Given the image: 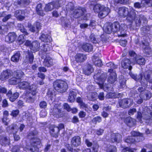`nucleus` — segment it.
<instances>
[{
    "label": "nucleus",
    "instance_id": "nucleus-44",
    "mask_svg": "<svg viewBox=\"0 0 152 152\" xmlns=\"http://www.w3.org/2000/svg\"><path fill=\"white\" fill-rule=\"evenodd\" d=\"M141 3L145 6H152V0H142Z\"/></svg>",
    "mask_w": 152,
    "mask_h": 152
},
{
    "label": "nucleus",
    "instance_id": "nucleus-34",
    "mask_svg": "<svg viewBox=\"0 0 152 152\" xmlns=\"http://www.w3.org/2000/svg\"><path fill=\"white\" fill-rule=\"evenodd\" d=\"M77 93L73 91H70L69 94L68 98V101L72 102L75 101V98L76 97Z\"/></svg>",
    "mask_w": 152,
    "mask_h": 152
},
{
    "label": "nucleus",
    "instance_id": "nucleus-35",
    "mask_svg": "<svg viewBox=\"0 0 152 152\" xmlns=\"http://www.w3.org/2000/svg\"><path fill=\"white\" fill-rule=\"evenodd\" d=\"M82 48L86 52H91L92 51L93 47L92 45L88 43L83 44L82 46Z\"/></svg>",
    "mask_w": 152,
    "mask_h": 152
},
{
    "label": "nucleus",
    "instance_id": "nucleus-31",
    "mask_svg": "<svg viewBox=\"0 0 152 152\" xmlns=\"http://www.w3.org/2000/svg\"><path fill=\"white\" fill-rule=\"evenodd\" d=\"M24 75V73L21 71L17 70L13 72L12 76L14 77L16 79H21Z\"/></svg>",
    "mask_w": 152,
    "mask_h": 152
},
{
    "label": "nucleus",
    "instance_id": "nucleus-36",
    "mask_svg": "<svg viewBox=\"0 0 152 152\" xmlns=\"http://www.w3.org/2000/svg\"><path fill=\"white\" fill-rule=\"evenodd\" d=\"M10 142L9 138L4 136H0V144L2 145H9Z\"/></svg>",
    "mask_w": 152,
    "mask_h": 152
},
{
    "label": "nucleus",
    "instance_id": "nucleus-2",
    "mask_svg": "<svg viewBox=\"0 0 152 152\" xmlns=\"http://www.w3.org/2000/svg\"><path fill=\"white\" fill-rule=\"evenodd\" d=\"M37 133V131L34 130L33 131L30 132L28 134V137L29 139L34 138V140H32V144L31 146H30L27 145L26 146V149L25 151H29L32 152L38 151H39L38 147L40 145V140L37 138H35L34 136Z\"/></svg>",
    "mask_w": 152,
    "mask_h": 152
},
{
    "label": "nucleus",
    "instance_id": "nucleus-10",
    "mask_svg": "<svg viewBox=\"0 0 152 152\" xmlns=\"http://www.w3.org/2000/svg\"><path fill=\"white\" fill-rule=\"evenodd\" d=\"M119 106L124 108H126L132 106L133 104V100L130 98L124 99L119 101Z\"/></svg>",
    "mask_w": 152,
    "mask_h": 152
},
{
    "label": "nucleus",
    "instance_id": "nucleus-29",
    "mask_svg": "<svg viewBox=\"0 0 152 152\" xmlns=\"http://www.w3.org/2000/svg\"><path fill=\"white\" fill-rule=\"evenodd\" d=\"M152 96L151 92L148 91H146L144 94L141 93L140 94V97L143 99L144 100H147L149 99Z\"/></svg>",
    "mask_w": 152,
    "mask_h": 152
},
{
    "label": "nucleus",
    "instance_id": "nucleus-11",
    "mask_svg": "<svg viewBox=\"0 0 152 152\" xmlns=\"http://www.w3.org/2000/svg\"><path fill=\"white\" fill-rule=\"evenodd\" d=\"M127 29V26L124 23H122L120 25L118 36L119 37H124L126 36V32Z\"/></svg>",
    "mask_w": 152,
    "mask_h": 152
},
{
    "label": "nucleus",
    "instance_id": "nucleus-25",
    "mask_svg": "<svg viewBox=\"0 0 152 152\" xmlns=\"http://www.w3.org/2000/svg\"><path fill=\"white\" fill-rule=\"evenodd\" d=\"M110 74L108 78V82L111 83H114L117 80V75L115 72H110Z\"/></svg>",
    "mask_w": 152,
    "mask_h": 152
},
{
    "label": "nucleus",
    "instance_id": "nucleus-51",
    "mask_svg": "<svg viewBox=\"0 0 152 152\" xmlns=\"http://www.w3.org/2000/svg\"><path fill=\"white\" fill-rule=\"evenodd\" d=\"M29 2V1L28 0H18L17 2L18 4L20 6H23L24 4H28Z\"/></svg>",
    "mask_w": 152,
    "mask_h": 152
},
{
    "label": "nucleus",
    "instance_id": "nucleus-28",
    "mask_svg": "<svg viewBox=\"0 0 152 152\" xmlns=\"http://www.w3.org/2000/svg\"><path fill=\"white\" fill-rule=\"evenodd\" d=\"M105 66L108 67V72H115L114 69L117 68V66L112 62L107 63Z\"/></svg>",
    "mask_w": 152,
    "mask_h": 152
},
{
    "label": "nucleus",
    "instance_id": "nucleus-48",
    "mask_svg": "<svg viewBox=\"0 0 152 152\" xmlns=\"http://www.w3.org/2000/svg\"><path fill=\"white\" fill-rule=\"evenodd\" d=\"M123 77L121 76L120 77L122 79H120L119 80L120 88H123L126 87V80L124 79H122Z\"/></svg>",
    "mask_w": 152,
    "mask_h": 152
},
{
    "label": "nucleus",
    "instance_id": "nucleus-27",
    "mask_svg": "<svg viewBox=\"0 0 152 152\" xmlns=\"http://www.w3.org/2000/svg\"><path fill=\"white\" fill-rule=\"evenodd\" d=\"M26 55V60L27 61H29L30 63H32L33 61L34 57L33 55L31 52H30L28 50L25 52Z\"/></svg>",
    "mask_w": 152,
    "mask_h": 152
},
{
    "label": "nucleus",
    "instance_id": "nucleus-20",
    "mask_svg": "<svg viewBox=\"0 0 152 152\" xmlns=\"http://www.w3.org/2000/svg\"><path fill=\"white\" fill-rule=\"evenodd\" d=\"M81 144V138L79 136H75L73 137L71 141V145L74 147H77Z\"/></svg>",
    "mask_w": 152,
    "mask_h": 152
},
{
    "label": "nucleus",
    "instance_id": "nucleus-42",
    "mask_svg": "<svg viewBox=\"0 0 152 152\" xmlns=\"http://www.w3.org/2000/svg\"><path fill=\"white\" fill-rule=\"evenodd\" d=\"M135 60L137 64L139 65H143L145 64V58L141 56L136 57Z\"/></svg>",
    "mask_w": 152,
    "mask_h": 152
},
{
    "label": "nucleus",
    "instance_id": "nucleus-14",
    "mask_svg": "<svg viewBox=\"0 0 152 152\" xmlns=\"http://www.w3.org/2000/svg\"><path fill=\"white\" fill-rule=\"evenodd\" d=\"M13 72L10 70H7L3 71L1 74L0 79L2 80H4L8 79L12 76Z\"/></svg>",
    "mask_w": 152,
    "mask_h": 152
},
{
    "label": "nucleus",
    "instance_id": "nucleus-23",
    "mask_svg": "<svg viewBox=\"0 0 152 152\" xmlns=\"http://www.w3.org/2000/svg\"><path fill=\"white\" fill-rule=\"evenodd\" d=\"M7 95L9 98L11 102H13L18 97L19 94L17 92L12 94L11 91L10 90L7 94Z\"/></svg>",
    "mask_w": 152,
    "mask_h": 152
},
{
    "label": "nucleus",
    "instance_id": "nucleus-57",
    "mask_svg": "<svg viewBox=\"0 0 152 152\" xmlns=\"http://www.w3.org/2000/svg\"><path fill=\"white\" fill-rule=\"evenodd\" d=\"M19 111L18 110H13L12 111L11 115L13 117H16L19 113Z\"/></svg>",
    "mask_w": 152,
    "mask_h": 152
},
{
    "label": "nucleus",
    "instance_id": "nucleus-12",
    "mask_svg": "<svg viewBox=\"0 0 152 152\" xmlns=\"http://www.w3.org/2000/svg\"><path fill=\"white\" fill-rule=\"evenodd\" d=\"M104 37V35H102L100 37V38H96L95 37V35L93 34H91L89 38V41L94 43H99L101 41L103 42L105 41V39H103Z\"/></svg>",
    "mask_w": 152,
    "mask_h": 152
},
{
    "label": "nucleus",
    "instance_id": "nucleus-50",
    "mask_svg": "<svg viewBox=\"0 0 152 152\" xmlns=\"http://www.w3.org/2000/svg\"><path fill=\"white\" fill-rule=\"evenodd\" d=\"M121 150H122L123 152H126L127 151L129 152H134V151H136V150L134 148L130 149L128 147L124 148L121 147Z\"/></svg>",
    "mask_w": 152,
    "mask_h": 152
},
{
    "label": "nucleus",
    "instance_id": "nucleus-54",
    "mask_svg": "<svg viewBox=\"0 0 152 152\" xmlns=\"http://www.w3.org/2000/svg\"><path fill=\"white\" fill-rule=\"evenodd\" d=\"M117 151L116 147L114 146H110L107 150V152H114Z\"/></svg>",
    "mask_w": 152,
    "mask_h": 152
},
{
    "label": "nucleus",
    "instance_id": "nucleus-45",
    "mask_svg": "<svg viewBox=\"0 0 152 152\" xmlns=\"http://www.w3.org/2000/svg\"><path fill=\"white\" fill-rule=\"evenodd\" d=\"M54 7H55L53 5V2H51L47 4L45 8V10L47 11H51Z\"/></svg>",
    "mask_w": 152,
    "mask_h": 152
},
{
    "label": "nucleus",
    "instance_id": "nucleus-8",
    "mask_svg": "<svg viewBox=\"0 0 152 152\" xmlns=\"http://www.w3.org/2000/svg\"><path fill=\"white\" fill-rule=\"evenodd\" d=\"M152 116V112H151L147 107L145 108V109L142 114L140 112L137 113V118L140 120V121L141 123L142 122V121L141 120L142 118H143V119L147 121L150 119Z\"/></svg>",
    "mask_w": 152,
    "mask_h": 152
},
{
    "label": "nucleus",
    "instance_id": "nucleus-60",
    "mask_svg": "<svg viewBox=\"0 0 152 152\" xmlns=\"http://www.w3.org/2000/svg\"><path fill=\"white\" fill-rule=\"evenodd\" d=\"M22 26V27H20V30L21 32L24 34L25 35H27L28 33L26 30L23 27V26Z\"/></svg>",
    "mask_w": 152,
    "mask_h": 152
},
{
    "label": "nucleus",
    "instance_id": "nucleus-22",
    "mask_svg": "<svg viewBox=\"0 0 152 152\" xmlns=\"http://www.w3.org/2000/svg\"><path fill=\"white\" fill-rule=\"evenodd\" d=\"M75 59L77 62H81L87 59V56L83 53H78L75 56Z\"/></svg>",
    "mask_w": 152,
    "mask_h": 152
},
{
    "label": "nucleus",
    "instance_id": "nucleus-21",
    "mask_svg": "<svg viewBox=\"0 0 152 152\" xmlns=\"http://www.w3.org/2000/svg\"><path fill=\"white\" fill-rule=\"evenodd\" d=\"M148 82V81L144 79L143 80L142 82L144 83L145 84L142 85V83H141V87H140L138 89V90L140 93V94H141V93H142V94H144V93L147 91L146 90V89L147 88ZM148 88H149L148 87Z\"/></svg>",
    "mask_w": 152,
    "mask_h": 152
},
{
    "label": "nucleus",
    "instance_id": "nucleus-46",
    "mask_svg": "<svg viewBox=\"0 0 152 152\" xmlns=\"http://www.w3.org/2000/svg\"><path fill=\"white\" fill-rule=\"evenodd\" d=\"M93 61L94 62L95 66H96L99 67L101 66L102 65V62L101 60H100L98 58H95L94 57L93 59Z\"/></svg>",
    "mask_w": 152,
    "mask_h": 152
},
{
    "label": "nucleus",
    "instance_id": "nucleus-41",
    "mask_svg": "<svg viewBox=\"0 0 152 152\" xmlns=\"http://www.w3.org/2000/svg\"><path fill=\"white\" fill-rule=\"evenodd\" d=\"M20 56V51L17 52L11 57V61L14 62H18V61Z\"/></svg>",
    "mask_w": 152,
    "mask_h": 152
},
{
    "label": "nucleus",
    "instance_id": "nucleus-17",
    "mask_svg": "<svg viewBox=\"0 0 152 152\" xmlns=\"http://www.w3.org/2000/svg\"><path fill=\"white\" fill-rule=\"evenodd\" d=\"M49 129L50 133L52 136L55 137H58L59 132L58 127L54 125H51Z\"/></svg>",
    "mask_w": 152,
    "mask_h": 152
},
{
    "label": "nucleus",
    "instance_id": "nucleus-16",
    "mask_svg": "<svg viewBox=\"0 0 152 152\" xmlns=\"http://www.w3.org/2000/svg\"><path fill=\"white\" fill-rule=\"evenodd\" d=\"M17 36L14 32L10 33L6 36L5 41L8 43H11L14 42L17 38Z\"/></svg>",
    "mask_w": 152,
    "mask_h": 152
},
{
    "label": "nucleus",
    "instance_id": "nucleus-47",
    "mask_svg": "<svg viewBox=\"0 0 152 152\" xmlns=\"http://www.w3.org/2000/svg\"><path fill=\"white\" fill-rule=\"evenodd\" d=\"M91 121L93 123L96 124L97 123H99L102 121V118L100 116H97L93 118Z\"/></svg>",
    "mask_w": 152,
    "mask_h": 152
},
{
    "label": "nucleus",
    "instance_id": "nucleus-64",
    "mask_svg": "<svg viewBox=\"0 0 152 152\" xmlns=\"http://www.w3.org/2000/svg\"><path fill=\"white\" fill-rule=\"evenodd\" d=\"M127 42V41L126 40H121L120 42V45L124 47L126 45Z\"/></svg>",
    "mask_w": 152,
    "mask_h": 152
},
{
    "label": "nucleus",
    "instance_id": "nucleus-33",
    "mask_svg": "<svg viewBox=\"0 0 152 152\" xmlns=\"http://www.w3.org/2000/svg\"><path fill=\"white\" fill-rule=\"evenodd\" d=\"M35 95H32L30 92L29 93H27L26 94V101L27 103H33L35 100L34 97H33Z\"/></svg>",
    "mask_w": 152,
    "mask_h": 152
},
{
    "label": "nucleus",
    "instance_id": "nucleus-1",
    "mask_svg": "<svg viewBox=\"0 0 152 152\" xmlns=\"http://www.w3.org/2000/svg\"><path fill=\"white\" fill-rule=\"evenodd\" d=\"M136 12L137 13L138 12L132 8L129 9L128 8L123 7L119 8L118 14L121 18H124L126 17L127 21L132 23L137 15Z\"/></svg>",
    "mask_w": 152,
    "mask_h": 152
},
{
    "label": "nucleus",
    "instance_id": "nucleus-3",
    "mask_svg": "<svg viewBox=\"0 0 152 152\" xmlns=\"http://www.w3.org/2000/svg\"><path fill=\"white\" fill-rule=\"evenodd\" d=\"M19 88L20 89L27 90L31 94L35 95L37 93V86L29 81H23L20 82L18 85Z\"/></svg>",
    "mask_w": 152,
    "mask_h": 152
},
{
    "label": "nucleus",
    "instance_id": "nucleus-6",
    "mask_svg": "<svg viewBox=\"0 0 152 152\" xmlns=\"http://www.w3.org/2000/svg\"><path fill=\"white\" fill-rule=\"evenodd\" d=\"M106 73H102V72L99 70L96 71V73L94 75V78L95 80L99 81V83L101 88L104 87V82L107 78Z\"/></svg>",
    "mask_w": 152,
    "mask_h": 152
},
{
    "label": "nucleus",
    "instance_id": "nucleus-4",
    "mask_svg": "<svg viewBox=\"0 0 152 152\" xmlns=\"http://www.w3.org/2000/svg\"><path fill=\"white\" fill-rule=\"evenodd\" d=\"M93 10L94 12H99L98 16L100 18L106 17L110 11L109 8L99 4H97L94 5Z\"/></svg>",
    "mask_w": 152,
    "mask_h": 152
},
{
    "label": "nucleus",
    "instance_id": "nucleus-62",
    "mask_svg": "<svg viewBox=\"0 0 152 152\" xmlns=\"http://www.w3.org/2000/svg\"><path fill=\"white\" fill-rule=\"evenodd\" d=\"M10 83L12 85H15L17 83L16 79L15 78H12L10 81Z\"/></svg>",
    "mask_w": 152,
    "mask_h": 152
},
{
    "label": "nucleus",
    "instance_id": "nucleus-26",
    "mask_svg": "<svg viewBox=\"0 0 152 152\" xmlns=\"http://www.w3.org/2000/svg\"><path fill=\"white\" fill-rule=\"evenodd\" d=\"M43 64L47 67H50L53 65V59L49 56H47L44 59Z\"/></svg>",
    "mask_w": 152,
    "mask_h": 152
},
{
    "label": "nucleus",
    "instance_id": "nucleus-53",
    "mask_svg": "<svg viewBox=\"0 0 152 152\" xmlns=\"http://www.w3.org/2000/svg\"><path fill=\"white\" fill-rule=\"evenodd\" d=\"M115 2L123 4H126L129 2V0H115Z\"/></svg>",
    "mask_w": 152,
    "mask_h": 152
},
{
    "label": "nucleus",
    "instance_id": "nucleus-13",
    "mask_svg": "<svg viewBox=\"0 0 152 152\" xmlns=\"http://www.w3.org/2000/svg\"><path fill=\"white\" fill-rule=\"evenodd\" d=\"M135 20L136 24L137 26H139L142 24L145 23L146 21V18L145 17L142 15H137V16L136 15Z\"/></svg>",
    "mask_w": 152,
    "mask_h": 152
},
{
    "label": "nucleus",
    "instance_id": "nucleus-9",
    "mask_svg": "<svg viewBox=\"0 0 152 152\" xmlns=\"http://www.w3.org/2000/svg\"><path fill=\"white\" fill-rule=\"evenodd\" d=\"M86 10L84 7H80L78 9L75 10L74 11V16L75 18H77L82 17L84 20H87L88 14H86Z\"/></svg>",
    "mask_w": 152,
    "mask_h": 152
},
{
    "label": "nucleus",
    "instance_id": "nucleus-5",
    "mask_svg": "<svg viewBox=\"0 0 152 152\" xmlns=\"http://www.w3.org/2000/svg\"><path fill=\"white\" fill-rule=\"evenodd\" d=\"M53 85L55 89L61 93L65 92L68 88L66 82L62 80H58L55 81L53 83Z\"/></svg>",
    "mask_w": 152,
    "mask_h": 152
},
{
    "label": "nucleus",
    "instance_id": "nucleus-61",
    "mask_svg": "<svg viewBox=\"0 0 152 152\" xmlns=\"http://www.w3.org/2000/svg\"><path fill=\"white\" fill-rule=\"evenodd\" d=\"M98 98L101 100H103L104 99V94L103 92H101L98 95Z\"/></svg>",
    "mask_w": 152,
    "mask_h": 152
},
{
    "label": "nucleus",
    "instance_id": "nucleus-40",
    "mask_svg": "<svg viewBox=\"0 0 152 152\" xmlns=\"http://www.w3.org/2000/svg\"><path fill=\"white\" fill-rule=\"evenodd\" d=\"M125 142L127 143H133L135 142H139L140 141V140H136L135 138L132 136H129L126 137L124 139Z\"/></svg>",
    "mask_w": 152,
    "mask_h": 152
},
{
    "label": "nucleus",
    "instance_id": "nucleus-55",
    "mask_svg": "<svg viewBox=\"0 0 152 152\" xmlns=\"http://www.w3.org/2000/svg\"><path fill=\"white\" fill-rule=\"evenodd\" d=\"M11 16L12 15L11 14L7 15L5 14V15L3 17L4 18L2 19V21L3 22H6L10 18Z\"/></svg>",
    "mask_w": 152,
    "mask_h": 152
},
{
    "label": "nucleus",
    "instance_id": "nucleus-38",
    "mask_svg": "<svg viewBox=\"0 0 152 152\" xmlns=\"http://www.w3.org/2000/svg\"><path fill=\"white\" fill-rule=\"evenodd\" d=\"M39 38L42 41L44 42H50L52 40L50 36L44 34L41 35Z\"/></svg>",
    "mask_w": 152,
    "mask_h": 152
},
{
    "label": "nucleus",
    "instance_id": "nucleus-39",
    "mask_svg": "<svg viewBox=\"0 0 152 152\" xmlns=\"http://www.w3.org/2000/svg\"><path fill=\"white\" fill-rule=\"evenodd\" d=\"M131 134L132 136L135 138L136 140H140V141L142 139H140V137H141L142 138H143V134L142 133H140L135 131H132L131 132Z\"/></svg>",
    "mask_w": 152,
    "mask_h": 152
},
{
    "label": "nucleus",
    "instance_id": "nucleus-19",
    "mask_svg": "<svg viewBox=\"0 0 152 152\" xmlns=\"http://www.w3.org/2000/svg\"><path fill=\"white\" fill-rule=\"evenodd\" d=\"M130 61L127 58H125L121 62V66L124 69H128L129 70H130L132 68V66L130 65Z\"/></svg>",
    "mask_w": 152,
    "mask_h": 152
},
{
    "label": "nucleus",
    "instance_id": "nucleus-49",
    "mask_svg": "<svg viewBox=\"0 0 152 152\" xmlns=\"http://www.w3.org/2000/svg\"><path fill=\"white\" fill-rule=\"evenodd\" d=\"M77 102L80 103L82 107H87V105L83 102L82 99L80 97H78L77 99Z\"/></svg>",
    "mask_w": 152,
    "mask_h": 152
},
{
    "label": "nucleus",
    "instance_id": "nucleus-37",
    "mask_svg": "<svg viewBox=\"0 0 152 152\" xmlns=\"http://www.w3.org/2000/svg\"><path fill=\"white\" fill-rule=\"evenodd\" d=\"M125 122L127 125L129 127H131L135 125L136 121L134 119L131 118L130 117L126 118Z\"/></svg>",
    "mask_w": 152,
    "mask_h": 152
},
{
    "label": "nucleus",
    "instance_id": "nucleus-15",
    "mask_svg": "<svg viewBox=\"0 0 152 152\" xmlns=\"http://www.w3.org/2000/svg\"><path fill=\"white\" fill-rule=\"evenodd\" d=\"M25 10H17L14 12V16L19 20H22L25 18Z\"/></svg>",
    "mask_w": 152,
    "mask_h": 152
},
{
    "label": "nucleus",
    "instance_id": "nucleus-24",
    "mask_svg": "<svg viewBox=\"0 0 152 152\" xmlns=\"http://www.w3.org/2000/svg\"><path fill=\"white\" fill-rule=\"evenodd\" d=\"M61 110L59 108L54 107L52 110L51 112L56 117L58 118L61 116Z\"/></svg>",
    "mask_w": 152,
    "mask_h": 152
},
{
    "label": "nucleus",
    "instance_id": "nucleus-30",
    "mask_svg": "<svg viewBox=\"0 0 152 152\" xmlns=\"http://www.w3.org/2000/svg\"><path fill=\"white\" fill-rule=\"evenodd\" d=\"M40 47L38 41H35L32 43L30 46V49L34 52L39 50Z\"/></svg>",
    "mask_w": 152,
    "mask_h": 152
},
{
    "label": "nucleus",
    "instance_id": "nucleus-43",
    "mask_svg": "<svg viewBox=\"0 0 152 152\" xmlns=\"http://www.w3.org/2000/svg\"><path fill=\"white\" fill-rule=\"evenodd\" d=\"M31 116V114L29 112L26 111L22 113V118L23 120H29Z\"/></svg>",
    "mask_w": 152,
    "mask_h": 152
},
{
    "label": "nucleus",
    "instance_id": "nucleus-18",
    "mask_svg": "<svg viewBox=\"0 0 152 152\" xmlns=\"http://www.w3.org/2000/svg\"><path fill=\"white\" fill-rule=\"evenodd\" d=\"M122 139L121 135L118 133H112L111 135V140L113 142H115L119 143L121 142Z\"/></svg>",
    "mask_w": 152,
    "mask_h": 152
},
{
    "label": "nucleus",
    "instance_id": "nucleus-58",
    "mask_svg": "<svg viewBox=\"0 0 152 152\" xmlns=\"http://www.w3.org/2000/svg\"><path fill=\"white\" fill-rule=\"evenodd\" d=\"M136 112V110L135 108H133L130 109L128 111V114L129 115H133Z\"/></svg>",
    "mask_w": 152,
    "mask_h": 152
},
{
    "label": "nucleus",
    "instance_id": "nucleus-59",
    "mask_svg": "<svg viewBox=\"0 0 152 152\" xmlns=\"http://www.w3.org/2000/svg\"><path fill=\"white\" fill-rule=\"evenodd\" d=\"M64 109L67 110L68 111H70L71 110V109L69 105L67 103H65L64 104Z\"/></svg>",
    "mask_w": 152,
    "mask_h": 152
},
{
    "label": "nucleus",
    "instance_id": "nucleus-56",
    "mask_svg": "<svg viewBox=\"0 0 152 152\" xmlns=\"http://www.w3.org/2000/svg\"><path fill=\"white\" fill-rule=\"evenodd\" d=\"M40 107L41 108H45L47 106V104L46 102L42 101L39 104Z\"/></svg>",
    "mask_w": 152,
    "mask_h": 152
},
{
    "label": "nucleus",
    "instance_id": "nucleus-52",
    "mask_svg": "<svg viewBox=\"0 0 152 152\" xmlns=\"http://www.w3.org/2000/svg\"><path fill=\"white\" fill-rule=\"evenodd\" d=\"M40 49L45 52H46L49 50V48L48 45L47 44H43L40 46Z\"/></svg>",
    "mask_w": 152,
    "mask_h": 152
},
{
    "label": "nucleus",
    "instance_id": "nucleus-32",
    "mask_svg": "<svg viewBox=\"0 0 152 152\" xmlns=\"http://www.w3.org/2000/svg\"><path fill=\"white\" fill-rule=\"evenodd\" d=\"M94 71V69L92 66L88 64L83 69V72L86 75H90Z\"/></svg>",
    "mask_w": 152,
    "mask_h": 152
},
{
    "label": "nucleus",
    "instance_id": "nucleus-63",
    "mask_svg": "<svg viewBox=\"0 0 152 152\" xmlns=\"http://www.w3.org/2000/svg\"><path fill=\"white\" fill-rule=\"evenodd\" d=\"M79 115L80 118H83L86 116V113L83 111H80L79 113Z\"/></svg>",
    "mask_w": 152,
    "mask_h": 152
},
{
    "label": "nucleus",
    "instance_id": "nucleus-7",
    "mask_svg": "<svg viewBox=\"0 0 152 152\" xmlns=\"http://www.w3.org/2000/svg\"><path fill=\"white\" fill-rule=\"evenodd\" d=\"M120 24L118 22H115L112 24H109L106 26L104 27V31L107 34H110L111 32H116L119 31Z\"/></svg>",
    "mask_w": 152,
    "mask_h": 152
}]
</instances>
